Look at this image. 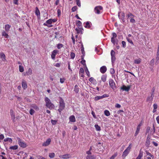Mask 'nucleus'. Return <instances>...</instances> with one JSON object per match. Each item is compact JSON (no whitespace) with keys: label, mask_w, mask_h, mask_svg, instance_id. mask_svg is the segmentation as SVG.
Here are the masks:
<instances>
[{"label":"nucleus","mask_w":159,"mask_h":159,"mask_svg":"<svg viewBox=\"0 0 159 159\" xmlns=\"http://www.w3.org/2000/svg\"><path fill=\"white\" fill-rule=\"evenodd\" d=\"M45 101L46 103V106L50 109H52L55 107L54 105L51 102L50 99L48 97H45Z\"/></svg>","instance_id":"obj_1"},{"label":"nucleus","mask_w":159,"mask_h":159,"mask_svg":"<svg viewBox=\"0 0 159 159\" xmlns=\"http://www.w3.org/2000/svg\"><path fill=\"white\" fill-rule=\"evenodd\" d=\"M17 139L18 141V143L20 147L23 148L27 147V145L26 143L23 141L19 138H17Z\"/></svg>","instance_id":"obj_2"},{"label":"nucleus","mask_w":159,"mask_h":159,"mask_svg":"<svg viewBox=\"0 0 159 159\" xmlns=\"http://www.w3.org/2000/svg\"><path fill=\"white\" fill-rule=\"evenodd\" d=\"M52 23V19H50L48 20L46 22V23H44L43 25L44 26H46L48 27H51L53 26V25H51Z\"/></svg>","instance_id":"obj_3"},{"label":"nucleus","mask_w":159,"mask_h":159,"mask_svg":"<svg viewBox=\"0 0 159 159\" xmlns=\"http://www.w3.org/2000/svg\"><path fill=\"white\" fill-rule=\"evenodd\" d=\"M109 83L110 87L113 90L115 89L116 86L114 80L112 79H110L109 80Z\"/></svg>","instance_id":"obj_4"},{"label":"nucleus","mask_w":159,"mask_h":159,"mask_svg":"<svg viewBox=\"0 0 159 159\" xmlns=\"http://www.w3.org/2000/svg\"><path fill=\"white\" fill-rule=\"evenodd\" d=\"M131 148V144H130L129 147L123 152L122 156L124 157H126L128 154L130 149Z\"/></svg>","instance_id":"obj_5"},{"label":"nucleus","mask_w":159,"mask_h":159,"mask_svg":"<svg viewBox=\"0 0 159 159\" xmlns=\"http://www.w3.org/2000/svg\"><path fill=\"white\" fill-rule=\"evenodd\" d=\"M80 43L81 44V51L82 54V55L81 57V59H84V56L85 55L84 48L82 42H80Z\"/></svg>","instance_id":"obj_6"},{"label":"nucleus","mask_w":159,"mask_h":159,"mask_svg":"<svg viewBox=\"0 0 159 159\" xmlns=\"http://www.w3.org/2000/svg\"><path fill=\"white\" fill-rule=\"evenodd\" d=\"M65 107V104L63 99L61 98H60V100L59 101V107L64 109Z\"/></svg>","instance_id":"obj_7"},{"label":"nucleus","mask_w":159,"mask_h":159,"mask_svg":"<svg viewBox=\"0 0 159 159\" xmlns=\"http://www.w3.org/2000/svg\"><path fill=\"white\" fill-rule=\"evenodd\" d=\"M59 157L63 159H69L71 158V156L70 154H65L64 155H61Z\"/></svg>","instance_id":"obj_8"},{"label":"nucleus","mask_w":159,"mask_h":159,"mask_svg":"<svg viewBox=\"0 0 159 159\" xmlns=\"http://www.w3.org/2000/svg\"><path fill=\"white\" fill-rule=\"evenodd\" d=\"M51 142V139L50 138H48L42 144V145L44 147L48 146L50 144Z\"/></svg>","instance_id":"obj_9"},{"label":"nucleus","mask_w":159,"mask_h":159,"mask_svg":"<svg viewBox=\"0 0 159 159\" xmlns=\"http://www.w3.org/2000/svg\"><path fill=\"white\" fill-rule=\"evenodd\" d=\"M75 30L76 31L77 34H79L80 33L81 34H82L83 33L84 29L83 28H76Z\"/></svg>","instance_id":"obj_10"},{"label":"nucleus","mask_w":159,"mask_h":159,"mask_svg":"<svg viewBox=\"0 0 159 159\" xmlns=\"http://www.w3.org/2000/svg\"><path fill=\"white\" fill-rule=\"evenodd\" d=\"M24 75L25 76L30 75L32 74V70L31 68H29L27 71L23 73Z\"/></svg>","instance_id":"obj_11"},{"label":"nucleus","mask_w":159,"mask_h":159,"mask_svg":"<svg viewBox=\"0 0 159 159\" xmlns=\"http://www.w3.org/2000/svg\"><path fill=\"white\" fill-rule=\"evenodd\" d=\"M112 37L111 38V41L114 44H115V39L117 37V34L115 33H113L112 34Z\"/></svg>","instance_id":"obj_12"},{"label":"nucleus","mask_w":159,"mask_h":159,"mask_svg":"<svg viewBox=\"0 0 159 159\" xmlns=\"http://www.w3.org/2000/svg\"><path fill=\"white\" fill-rule=\"evenodd\" d=\"M107 70V68L106 66H102L100 68V71L102 74L105 73Z\"/></svg>","instance_id":"obj_13"},{"label":"nucleus","mask_w":159,"mask_h":159,"mask_svg":"<svg viewBox=\"0 0 159 159\" xmlns=\"http://www.w3.org/2000/svg\"><path fill=\"white\" fill-rule=\"evenodd\" d=\"M10 115L11 116V119L13 121H15V115L12 109H11L10 110Z\"/></svg>","instance_id":"obj_14"},{"label":"nucleus","mask_w":159,"mask_h":159,"mask_svg":"<svg viewBox=\"0 0 159 159\" xmlns=\"http://www.w3.org/2000/svg\"><path fill=\"white\" fill-rule=\"evenodd\" d=\"M58 52V51L57 50H54L53 51L51 55V58L52 59L54 60L55 59V56Z\"/></svg>","instance_id":"obj_15"},{"label":"nucleus","mask_w":159,"mask_h":159,"mask_svg":"<svg viewBox=\"0 0 159 159\" xmlns=\"http://www.w3.org/2000/svg\"><path fill=\"white\" fill-rule=\"evenodd\" d=\"M130 89V87L128 86L126 87L124 85L120 88V89L123 90H125L126 91H128Z\"/></svg>","instance_id":"obj_16"},{"label":"nucleus","mask_w":159,"mask_h":159,"mask_svg":"<svg viewBox=\"0 0 159 159\" xmlns=\"http://www.w3.org/2000/svg\"><path fill=\"white\" fill-rule=\"evenodd\" d=\"M120 12H118V16L119 18L120 19H121V20L122 21V23H124L125 22V16H121V17H120Z\"/></svg>","instance_id":"obj_17"},{"label":"nucleus","mask_w":159,"mask_h":159,"mask_svg":"<svg viewBox=\"0 0 159 159\" xmlns=\"http://www.w3.org/2000/svg\"><path fill=\"white\" fill-rule=\"evenodd\" d=\"M0 57L3 61H6L5 55L3 52H1L0 53Z\"/></svg>","instance_id":"obj_18"},{"label":"nucleus","mask_w":159,"mask_h":159,"mask_svg":"<svg viewBox=\"0 0 159 159\" xmlns=\"http://www.w3.org/2000/svg\"><path fill=\"white\" fill-rule=\"evenodd\" d=\"M85 25L84 27L86 28L89 29L91 27L90 24H91V22L89 21H87L84 23Z\"/></svg>","instance_id":"obj_19"},{"label":"nucleus","mask_w":159,"mask_h":159,"mask_svg":"<svg viewBox=\"0 0 159 159\" xmlns=\"http://www.w3.org/2000/svg\"><path fill=\"white\" fill-rule=\"evenodd\" d=\"M22 88L24 89H26L27 87L26 82L25 80H23L22 81Z\"/></svg>","instance_id":"obj_20"},{"label":"nucleus","mask_w":159,"mask_h":159,"mask_svg":"<svg viewBox=\"0 0 159 159\" xmlns=\"http://www.w3.org/2000/svg\"><path fill=\"white\" fill-rule=\"evenodd\" d=\"M141 124H139L138 125L137 128V129L136 130V132H135V136H136L138 135V134L139 133V130H140V126H141Z\"/></svg>","instance_id":"obj_21"},{"label":"nucleus","mask_w":159,"mask_h":159,"mask_svg":"<svg viewBox=\"0 0 159 159\" xmlns=\"http://www.w3.org/2000/svg\"><path fill=\"white\" fill-rule=\"evenodd\" d=\"M76 25L77 26V28H83L82 23L81 22L80 20L77 21Z\"/></svg>","instance_id":"obj_22"},{"label":"nucleus","mask_w":159,"mask_h":159,"mask_svg":"<svg viewBox=\"0 0 159 159\" xmlns=\"http://www.w3.org/2000/svg\"><path fill=\"white\" fill-rule=\"evenodd\" d=\"M141 61V59L140 58H138L135 59L134 61V64H139Z\"/></svg>","instance_id":"obj_23"},{"label":"nucleus","mask_w":159,"mask_h":159,"mask_svg":"<svg viewBox=\"0 0 159 159\" xmlns=\"http://www.w3.org/2000/svg\"><path fill=\"white\" fill-rule=\"evenodd\" d=\"M2 36L6 38H8L9 37V35L7 33L6 31H3L2 33Z\"/></svg>","instance_id":"obj_24"},{"label":"nucleus","mask_w":159,"mask_h":159,"mask_svg":"<svg viewBox=\"0 0 159 159\" xmlns=\"http://www.w3.org/2000/svg\"><path fill=\"white\" fill-rule=\"evenodd\" d=\"M69 119L70 121L71 122H75V116L74 115H72L70 116L69 118Z\"/></svg>","instance_id":"obj_25"},{"label":"nucleus","mask_w":159,"mask_h":159,"mask_svg":"<svg viewBox=\"0 0 159 159\" xmlns=\"http://www.w3.org/2000/svg\"><path fill=\"white\" fill-rule=\"evenodd\" d=\"M35 14L38 17H40V11L37 7H36V10L35 12Z\"/></svg>","instance_id":"obj_26"},{"label":"nucleus","mask_w":159,"mask_h":159,"mask_svg":"<svg viewBox=\"0 0 159 159\" xmlns=\"http://www.w3.org/2000/svg\"><path fill=\"white\" fill-rule=\"evenodd\" d=\"M131 16H135L132 13L130 12H129L126 15V17L127 20H128V19L130 18V17Z\"/></svg>","instance_id":"obj_27"},{"label":"nucleus","mask_w":159,"mask_h":159,"mask_svg":"<svg viewBox=\"0 0 159 159\" xmlns=\"http://www.w3.org/2000/svg\"><path fill=\"white\" fill-rule=\"evenodd\" d=\"M107 78V75L106 74L103 75L101 76V80L103 82H105Z\"/></svg>","instance_id":"obj_28"},{"label":"nucleus","mask_w":159,"mask_h":159,"mask_svg":"<svg viewBox=\"0 0 159 159\" xmlns=\"http://www.w3.org/2000/svg\"><path fill=\"white\" fill-rule=\"evenodd\" d=\"M11 27V26L8 24H7L5 25V29L7 32H8L10 30V29Z\"/></svg>","instance_id":"obj_29"},{"label":"nucleus","mask_w":159,"mask_h":159,"mask_svg":"<svg viewBox=\"0 0 159 159\" xmlns=\"http://www.w3.org/2000/svg\"><path fill=\"white\" fill-rule=\"evenodd\" d=\"M31 107L36 110H38L39 109L38 107L35 104H32L31 106Z\"/></svg>","instance_id":"obj_30"},{"label":"nucleus","mask_w":159,"mask_h":159,"mask_svg":"<svg viewBox=\"0 0 159 159\" xmlns=\"http://www.w3.org/2000/svg\"><path fill=\"white\" fill-rule=\"evenodd\" d=\"M74 91L75 92V93H78V92L79 91V89L78 85H76L75 86Z\"/></svg>","instance_id":"obj_31"},{"label":"nucleus","mask_w":159,"mask_h":159,"mask_svg":"<svg viewBox=\"0 0 159 159\" xmlns=\"http://www.w3.org/2000/svg\"><path fill=\"white\" fill-rule=\"evenodd\" d=\"M94 11L97 14L99 13V6H97L95 7L94 9Z\"/></svg>","instance_id":"obj_32"},{"label":"nucleus","mask_w":159,"mask_h":159,"mask_svg":"<svg viewBox=\"0 0 159 159\" xmlns=\"http://www.w3.org/2000/svg\"><path fill=\"white\" fill-rule=\"evenodd\" d=\"M18 148V146L16 145L10 147L9 149L11 150H15L17 149Z\"/></svg>","instance_id":"obj_33"},{"label":"nucleus","mask_w":159,"mask_h":159,"mask_svg":"<svg viewBox=\"0 0 159 159\" xmlns=\"http://www.w3.org/2000/svg\"><path fill=\"white\" fill-rule=\"evenodd\" d=\"M150 144V140L146 139L145 143V146L146 147H148Z\"/></svg>","instance_id":"obj_34"},{"label":"nucleus","mask_w":159,"mask_h":159,"mask_svg":"<svg viewBox=\"0 0 159 159\" xmlns=\"http://www.w3.org/2000/svg\"><path fill=\"white\" fill-rule=\"evenodd\" d=\"M145 152L147 156H148L151 157L152 158V159H153L154 158V157L153 155H152L151 153L148 152V151L147 150L145 151Z\"/></svg>","instance_id":"obj_35"},{"label":"nucleus","mask_w":159,"mask_h":159,"mask_svg":"<svg viewBox=\"0 0 159 159\" xmlns=\"http://www.w3.org/2000/svg\"><path fill=\"white\" fill-rule=\"evenodd\" d=\"M104 113L105 116H109L110 115V113L109 111L106 110L104 111Z\"/></svg>","instance_id":"obj_36"},{"label":"nucleus","mask_w":159,"mask_h":159,"mask_svg":"<svg viewBox=\"0 0 159 159\" xmlns=\"http://www.w3.org/2000/svg\"><path fill=\"white\" fill-rule=\"evenodd\" d=\"M95 157L92 155H87L86 157V159H94Z\"/></svg>","instance_id":"obj_37"},{"label":"nucleus","mask_w":159,"mask_h":159,"mask_svg":"<svg viewBox=\"0 0 159 159\" xmlns=\"http://www.w3.org/2000/svg\"><path fill=\"white\" fill-rule=\"evenodd\" d=\"M55 154L53 152L50 153L49 154L48 156L50 158H53L55 157Z\"/></svg>","instance_id":"obj_38"},{"label":"nucleus","mask_w":159,"mask_h":159,"mask_svg":"<svg viewBox=\"0 0 159 159\" xmlns=\"http://www.w3.org/2000/svg\"><path fill=\"white\" fill-rule=\"evenodd\" d=\"M19 70L20 72H23L24 71V69L23 67L21 65L19 66Z\"/></svg>","instance_id":"obj_39"},{"label":"nucleus","mask_w":159,"mask_h":159,"mask_svg":"<svg viewBox=\"0 0 159 159\" xmlns=\"http://www.w3.org/2000/svg\"><path fill=\"white\" fill-rule=\"evenodd\" d=\"M12 141L11 139L9 138H7L4 139V141L5 142L9 141L11 143L12 142Z\"/></svg>","instance_id":"obj_40"},{"label":"nucleus","mask_w":159,"mask_h":159,"mask_svg":"<svg viewBox=\"0 0 159 159\" xmlns=\"http://www.w3.org/2000/svg\"><path fill=\"white\" fill-rule=\"evenodd\" d=\"M63 47V45L61 43H58L57 45V47L58 49H60Z\"/></svg>","instance_id":"obj_41"},{"label":"nucleus","mask_w":159,"mask_h":159,"mask_svg":"<svg viewBox=\"0 0 159 159\" xmlns=\"http://www.w3.org/2000/svg\"><path fill=\"white\" fill-rule=\"evenodd\" d=\"M85 71L86 72V74L89 77L90 76V74L89 73V71L87 68L86 67V69L85 70Z\"/></svg>","instance_id":"obj_42"},{"label":"nucleus","mask_w":159,"mask_h":159,"mask_svg":"<svg viewBox=\"0 0 159 159\" xmlns=\"http://www.w3.org/2000/svg\"><path fill=\"white\" fill-rule=\"evenodd\" d=\"M70 56L71 58L72 59H74L75 57V54L74 52H71Z\"/></svg>","instance_id":"obj_43"},{"label":"nucleus","mask_w":159,"mask_h":159,"mask_svg":"<svg viewBox=\"0 0 159 159\" xmlns=\"http://www.w3.org/2000/svg\"><path fill=\"white\" fill-rule=\"evenodd\" d=\"M109 95L107 94H104L102 96H100V99H102L108 97Z\"/></svg>","instance_id":"obj_44"},{"label":"nucleus","mask_w":159,"mask_h":159,"mask_svg":"<svg viewBox=\"0 0 159 159\" xmlns=\"http://www.w3.org/2000/svg\"><path fill=\"white\" fill-rule=\"evenodd\" d=\"M35 112V111L32 109H30V115H32Z\"/></svg>","instance_id":"obj_45"},{"label":"nucleus","mask_w":159,"mask_h":159,"mask_svg":"<svg viewBox=\"0 0 159 159\" xmlns=\"http://www.w3.org/2000/svg\"><path fill=\"white\" fill-rule=\"evenodd\" d=\"M82 61H81V63L84 66H86L85 63V61L84 59H81Z\"/></svg>","instance_id":"obj_46"},{"label":"nucleus","mask_w":159,"mask_h":159,"mask_svg":"<svg viewBox=\"0 0 159 159\" xmlns=\"http://www.w3.org/2000/svg\"><path fill=\"white\" fill-rule=\"evenodd\" d=\"M77 9V7L76 6L73 7L72 8V11L73 12L75 11Z\"/></svg>","instance_id":"obj_47"},{"label":"nucleus","mask_w":159,"mask_h":159,"mask_svg":"<svg viewBox=\"0 0 159 159\" xmlns=\"http://www.w3.org/2000/svg\"><path fill=\"white\" fill-rule=\"evenodd\" d=\"M154 59H152L151 61L150 62V64L152 66H153L154 65Z\"/></svg>","instance_id":"obj_48"},{"label":"nucleus","mask_w":159,"mask_h":159,"mask_svg":"<svg viewBox=\"0 0 159 159\" xmlns=\"http://www.w3.org/2000/svg\"><path fill=\"white\" fill-rule=\"evenodd\" d=\"M117 156V153H115L110 158V159H114Z\"/></svg>","instance_id":"obj_49"},{"label":"nucleus","mask_w":159,"mask_h":159,"mask_svg":"<svg viewBox=\"0 0 159 159\" xmlns=\"http://www.w3.org/2000/svg\"><path fill=\"white\" fill-rule=\"evenodd\" d=\"M57 122V121L55 120H51V123L52 125H55Z\"/></svg>","instance_id":"obj_50"},{"label":"nucleus","mask_w":159,"mask_h":159,"mask_svg":"<svg viewBox=\"0 0 159 159\" xmlns=\"http://www.w3.org/2000/svg\"><path fill=\"white\" fill-rule=\"evenodd\" d=\"M84 70L83 68H80V69L79 73L82 74H84Z\"/></svg>","instance_id":"obj_51"},{"label":"nucleus","mask_w":159,"mask_h":159,"mask_svg":"<svg viewBox=\"0 0 159 159\" xmlns=\"http://www.w3.org/2000/svg\"><path fill=\"white\" fill-rule=\"evenodd\" d=\"M111 60L112 62H114L116 60L115 56H111Z\"/></svg>","instance_id":"obj_52"},{"label":"nucleus","mask_w":159,"mask_h":159,"mask_svg":"<svg viewBox=\"0 0 159 159\" xmlns=\"http://www.w3.org/2000/svg\"><path fill=\"white\" fill-rule=\"evenodd\" d=\"M111 56H115V52L113 51V50H112L111 51Z\"/></svg>","instance_id":"obj_53"},{"label":"nucleus","mask_w":159,"mask_h":159,"mask_svg":"<svg viewBox=\"0 0 159 159\" xmlns=\"http://www.w3.org/2000/svg\"><path fill=\"white\" fill-rule=\"evenodd\" d=\"M92 149L91 147L89 150L86 152V153L88 154V155H90L91 154V150Z\"/></svg>","instance_id":"obj_54"},{"label":"nucleus","mask_w":159,"mask_h":159,"mask_svg":"<svg viewBox=\"0 0 159 159\" xmlns=\"http://www.w3.org/2000/svg\"><path fill=\"white\" fill-rule=\"evenodd\" d=\"M76 4L77 5L80 7L81 6V3L80 2V0H76Z\"/></svg>","instance_id":"obj_55"},{"label":"nucleus","mask_w":159,"mask_h":159,"mask_svg":"<svg viewBox=\"0 0 159 159\" xmlns=\"http://www.w3.org/2000/svg\"><path fill=\"white\" fill-rule=\"evenodd\" d=\"M61 63H56L54 65V66L57 67H59L61 66Z\"/></svg>","instance_id":"obj_56"},{"label":"nucleus","mask_w":159,"mask_h":159,"mask_svg":"<svg viewBox=\"0 0 159 159\" xmlns=\"http://www.w3.org/2000/svg\"><path fill=\"white\" fill-rule=\"evenodd\" d=\"M65 80V78H61L60 79V82L61 83H63Z\"/></svg>","instance_id":"obj_57"},{"label":"nucleus","mask_w":159,"mask_h":159,"mask_svg":"<svg viewBox=\"0 0 159 159\" xmlns=\"http://www.w3.org/2000/svg\"><path fill=\"white\" fill-rule=\"evenodd\" d=\"M71 39H72V42H73V44H75V39L73 36V34H72V37H71Z\"/></svg>","instance_id":"obj_58"},{"label":"nucleus","mask_w":159,"mask_h":159,"mask_svg":"<svg viewBox=\"0 0 159 159\" xmlns=\"http://www.w3.org/2000/svg\"><path fill=\"white\" fill-rule=\"evenodd\" d=\"M150 127L148 126V127H147L146 129V134L147 133H148L149 132V131L150 130Z\"/></svg>","instance_id":"obj_59"},{"label":"nucleus","mask_w":159,"mask_h":159,"mask_svg":"<svg viewBox=\"0 0 159 159\" xmlns=\"http://www.w3.org/2000/svg\"><path fill=\"white\" fill-rule=\"evenodd\" d=\"M122 46L124 48H125L126 47V43L124 41H122Z\"/></svg>","instance_id":"obj_60"},{"label":"nucleus","mask_w":159,"mask_h":159,"mask_svg":"<svg viewBox=\"0 0 159 159\" xmlns=\"http://www.w3.org/2000/svg\"><path fill=\"white\" fill-rule=\"evenodd\" d=\"M126 39H127V41H128V42L129 43H131L132 44H133V42L132 40L131 39H129L128 38H127Z\"/></svg>","instance_id":"obj_61"},{"label":"nucleus","mask_w":159,"mask_h":159,"mask_svg":"<svg viewBox=\"0 0 159 159\" xmlns=\"http://www.w3.org/2000/svg\"><path fill=\"white\" fill-rule=\"evenodd\" d=\"M13 3L16 5H18V0H13Z\"/></svg>","instance_id":"obj_62"},{"label":"nucleus","mask_w":159,"mask_h":159,"mask_svg":"<svg viewBox=\"0 0 159 159\" xmlns=\"http://www.w3.org/2000/svg\"><path fill=\"white\" fill-rule=\"evenodd\" d=\"M95 127L97 130H99V126L98 125H95Z\"/></svg>","instance_id":"obj_63"},{"label":"nucleus","mask_w":159,"mask_h":159,"mask_svg":"<svg viewBox=\"0 0 159 159\" xmlns=\"http://www.w3.org/2000/svg\"><path fill=\"white\" fill-rule=\"evenodd\" d=\"M37 158L38 159H45L43 157L39 155L37 156Z\"/></svg>","instance_id":"obj_64"}]
</instances>
